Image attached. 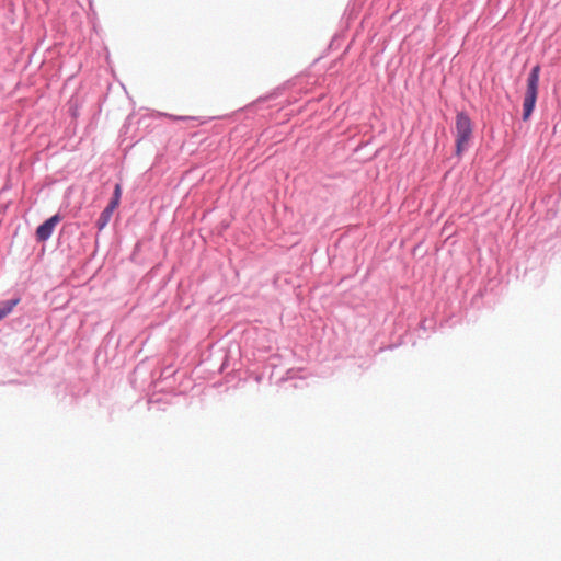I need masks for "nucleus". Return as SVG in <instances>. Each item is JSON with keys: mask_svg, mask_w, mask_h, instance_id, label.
Here are the masks:
<instances>
[{"mask_svg": "<svg viewBox=\"0 0 561 561\" xmlns=\"http://www.w3.org/2000/svg\"><path fill=\"white\" fill-rule=\"evenodd\" d=\"M539 76H540V66L536 65L527 79V89L523 103V119L527 121L535 107L537 95H538V84H539Z\"/></svg>", "mask_w": 561, "mask_h": 561, "instance_id": "obj_1", "label": "nucleus"}, {"mask_svg": "<svg viewBox=\"0 0 561 561\" xmlns=\"http://www.w3.org/2000/svg\"><path fill=\"white\" fill-rule=\"evenodd\" d=\"M472 137V123L468 115L458 113L456 116V154L461 153L467 149L469 141Z\"/></svg>", "mask_w": 561, "mask_h": 561, "instance_id": "obj_2", "label": "nucleus"}, {"mask_svg": "<svg viewBox=\"0 0 561 561\" xmlns=\"http://www.w3.org/2000/svg\"><path fill=\"white\" fill-rule=\"evenodd\" d=\"M61 221V217L59 215H54L50 218H48L46 221H44L37 229H36V238L38 241H46L48 240L56 226Z\"/></svg>", "mask_w": 561, "mask_h": 561, "instance_id": "obj_3", "label": "nucleus"}, {"mask_svg": "<svg viewBox=\"0 0 561 561\" xmlns=\"http://www.w3.org/2000/svg\"><path fill=\"white\" fill-rule=\"evenodd\" d=\"M114 208H111V206H106L105 209L101 213L98 221H96V227L99 230H103L107 224L110 222L111 218H112V215L114 213Z\"/></svg>", "mask_w": 561, "mask_h": 561, "instance_id": "obj_4", "label": "nucleus"}, {"mask_svg": "<svg viewBox=\"0 0 561 561\" xmlns=\"http://www.w3.org/2000/svg\"><path fill=\"white\" fill-rule=\"evenodd\" d=\"M20 299H11L0 302V320L7 317L13 308L19 304Z\"/></svg>", "mask_w": 561, "mask_h": 561, "instance_id": "obj_5", "label": "nucleus"}, {"mask_svg": "<svg viewBox=\"0 0 561 561\" xmlns=\"http://www.w3.org/2000/svg\"><path fill=\"white\" fill-rule=\"evenodd\" d=\"M121 196H122V186H121V184H116L114 187L113 197H112L111 202L108 203V206H111V208L116 209L119 205Z\"/></svg>", "mask_w": 561, "mask_h": 561, "instance_id": "obj_6", "label": "nucleus"}, {"mask_svg": "<svg viewBox=\"0 0 561 561\" xmlns=\"http://www.w3.org/2000/svg\"><path fill=\"white\" fill-rule=\"evenodd\" d=\"M170 117L173 119H188L190 118L187 116H170Z\"/></svg>", "mask_w": 561, "mask_h": 561, "instance_id": "obj_7", "label": "nucleus"}]
</instances>
